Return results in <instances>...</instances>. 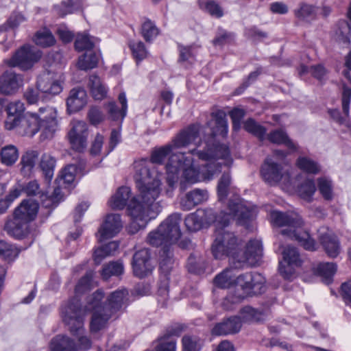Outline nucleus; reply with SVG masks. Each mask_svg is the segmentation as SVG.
<instances>
[{"label":"nucleus","instance_id":"57","mask_svg":"<svg viewBox=\"0 0 351 351\" xmlns=\"http://www.w3.org/2000/svg\"><path fill=\"white\" fill-rule=\"evenodd\" d=\"M123 266L119 262H111L104 266L101 276L103 278L107 280L112 276H118L123 273Z\"/></svg>","mask_w":351,"mask_h":351},{"label":"nucleus","instance_id":"12","mask_svg":"<svg viewBox=\"0 0 351 351\" xmlns=\"http://www.w3.org/2000/svg\"><path fill=\"white\" fill-rule=\"evenodd\" d=\"M88 312L87 304L82 308L77 297H73L64 303L61 308V317L71 332L81 334L83 330L84 319Z\"/></svg>","mask_w":351,"mask_h":351},{"label":"nucleus","instance_id":"29","mask_svg":"<svg viewBox=\"0 0 351 351\" xmlns=\"http://www.w3.org/2000/svg\"><path fill=\"white\" fill-rule=\"evenodd\" d=\"M130 189L128 186H121L118 189L116 193L112 196L108 202L109 206L114 210H122L126 205L130 197Z\"/></svg>","mask_w":351,"mask_h":351},{"label":"nucleus","instance_id":"35","mask_svg":"<svg viewBox=\"0 0 351 351\" xmlns=\"http://www.w3.org/2000/svg\"><path fill=\"white\" fill-rule=\"evenodd\" d=\"M118 100L121 104V109H118L114 102H110L108 105V112L112 120L123 119L126 115L128 105L125 93H121Z\"/></svg>","mask_w":351,"mask_h":351},{"label":"nucleus","instance_id":"53","mask_svg":"<svg viewBox=\"0 0 351 351\" xmlns=\"http://www.w3.org/2000/svg\"><path fill=\"white\" fill-rule=\"evenodd\" d=\"M244 128L248 132L257 136L261 141L264 140L265 138V128L258 124L252 119H249L244 123Z\"/></svg>","mask_w":351,"mask_h":351},{"label":"nucleus","instance_id":"50","mask_svg":"<svg viewBox=\"0 0 351 351\" xmlns=\"http://www.w3.org/2000/svg\"><path fill=\"white\" fill-rule=\"evenodd\" d=\"M318 190L326 200H331L333 197L332 184L330 180L326 178L317 179Z\"/></svg>","mask_w":351,"mask_h":351},{"label":"nucleus","instance_id":"8","mask_svg":"<svg viewBox=\"0 0 351 351\" xmlns=\"http://www.w3.org/2000/svg\"><path fill=\"white\" fill-rule=\"evenodd\" d=\"M57 112L52 107H40L38 113H29L23 120L24 133L33 136L41 130L42 139L53 137L58 128Z\"/></svg>","mask_w":351,"mask_h":351},{"label":"nucleus","instance_id":"5","mask_svg":"<svg viewBox=\"0 0 351 351\" xmlns=\"http://www.w3.org/2000/svg\"><path fill=\"white\" fill-rule=\"evenodd\" d=\"M230 213H221L217 215L213 208L201 210L203 213V221L204 224L214 223L215 230L217 229L218 223L221 222L223 226H229L230 220L234 219L240 225L247 226L256 215L255 208H251L247 203L239 198L230 199L228 204Z\"/></svg>","mask_w":351,"mask_h":351},{"label":"nucleus","instance_id":"24","mask_svg":"<svg viewBox=\"0 0 351 351\" xmlns=\"http://www.w3.org/2000/svg\"><path fill=\"white\" fill-rule=\"evenodd\" d=\"M319 240L324 252L330 258H335L341 253L340 242L334 234L328 231H319Z\"/></svg>","mask_w":351,"mask_h":351},{"label":"nucleus","instance_id":"52","mask_svg":"<svg viewBox=\"0 0 351 351\" xmlns=\"http://www.w3.org/2000/svg\"><path fill=\"white\" fill-rule=\"evenodd\" d=\"M158 34L156 25L150 20H146L141 26V35L147 42H151Z\"/></svg>","mask_w":351,"mask_h":351},{"label":"nucleus","instance_id":"58","mask_svg":"<svg viewBox=\"0 0 351 351\" xmlns=\"http://www.w3.org/2000/svg\"><path fill=\"white\" fill-rule=\"evenodd\" d=\"M19 254V251L16 247L7 243L3 241H0V258L10 261L14 260Z\"/></svg>","mask_w":351,"mask_h":351},{"label":"nucleus","instance_id":"7","mask_svg":"<svg viewBox=\"0 0 351 351\" xmlns=\"http://www.w3.org/2000/svg\"><path fill=\"white\" fill-rule=\"evenodd\" d=\"M265 283V278L258 273H245L237 276V291L223 300L222 306L226 310H230L232 304L241 302L248 296L264 292Z\"/></svg>","mask_w":351,"mask_h":351},{"label":"nucleus","instance_id":"23","mask_svg":"<svg viewBox=\"0 0 351 351\" xmlns=\"http://www.w3.org/2000/svg\"><path fill=\"white\" fill-rule=\"evenodd\" d=\"M208 193L205 189H195L185 193L180 201V208L183 210H190L196 206L206 202Z\"/></svg>","mask_w":351,"mask_h":351},{"label":"nucleus","instance_id":"27","mask_svg":"<svg viewBox=\"0 0 351 351\" xmlns=\"http://www.w3.org/2000/svg\"><path fill=\"white\" fill-rule=\"evenodd\" d=\"M19 80L15 73L5 72L0 77V92L5 95L14 93L19 87Z\"/></svg>","mask_w":351,"mask_h":351},{"label":"nucleus","instance_id":"14","mask_svg":"<svg viewBox=\"0 0 351 351\" xmlns=\"http://www.w3.org/2000/svg\"><path fill=\"white\" fill-rule=\"evenodd\" d=\"M40 57V51L32 47L23 46L16 52L8 64L12 66H19L22 70H27L32 68Z\"/></svg>","mask_w":351,"mask_h":351},{"label":"nucleus","instance_id":"61","mask_svg":"<svg viewBox=\"0 0 351 351\" xmlns=\"http://www.w3.org/2000/svg\"><path fill=\"white\" fill-rule=\"evenodd\" d=\"M180 58L179 61L182 62H188L191 64L194 60V54L192 48L190 47L179 46Z\"/></svg>","mask_w":351,"mask_h":351},{"label":"nucleus","instance_id":"56","mask_svg":"<svg viewBox=\"0 0 351 351\" xmlns=\"http://www.w3.org/2000/svg\"><path fill=\"white\" fill-rule=\"evenodd\" d=\"M34 40L37 45L43 47L51 46L55 43L54 37L51 33L47 29L38 32Z\"/></svg>","mask_w":351,"mask_h":351},{"label":"nucleus","instance_id":"49","mask_svg":"<svg viewBox=\"0 0 351 351\" xmlns=\"http://www.w3.org/2000/svg\"><path fill=\"white\" fill-rule=\"evenodd\" d=\"M230 183L231 177L229 171H224L217 185V193L219 200L221 201L227 197Z\"/></svg>","mask_w":351,"mask_h":351},{"label":"nucleus","instance_id":"21","mask_svg":"<svg viewBox=\"0 0 351 351\" xmlns=\"http://www.w3.org/2000/svg\"><path fill=\"white\" fill-rule=\"evenodd\" d=\"M123 227L121 216L118 214H109L106 216L99 230L100 241L110 239L117 235Z\"/></svg>","mask_w":351,"mask_h":351},{"label":"nucleus","instance_id":"15","mask_svg":"<svg viewBox=\"0 0 351 351\" xmlns=\"http://www.w3.org/2000/svg\"><path fill=\"white\" fill-rule=\"evenodd\" d=\"M211 116L215 121L216 128L212 130V136L210 137L209 141L204 142H198L197 143H202V147H206V143L210 145L212 148V152L214 154H217L219 156H221L222 152L219 151V147H224L229 150L228 147L223 145H217L214 143V136L219 134L223 137L225 136L228 133V123L226 117V114L221 110L213 112ZM230 152V151H228Z\"/></svg>","mask_w":351,"mask_h":351},{"label":"nucleus","instance_id":"9","mask_svg":"<svg viewBox=\"0 0 351 351\" xmlns=\"http://www.w3.org/2000/svg\"><path fill=\"white\" fill-rule=\"evenodd\" d=\"M38 208L36 202L32 199L23 200L14 210L13 220L5 223V230L16 239L23 238L29 232V223L35 219Z\"/></svg>","mask_w":351,"mask_h":351},{"label":"nucleus","instance_id":"54","mask_svg":"<svg viewBox=\"0 0 351 351\" xmlns=\"http://www.w3.org/2000/svg\"><path fill=\"white\" fill-rule=\"evenodd\" d=\"M93 272L89 271L86 272L84 276H83L77 282L75 286V292L76 295L75 297H77V295L82 294L87 291L90 290L93 286Z\"/></svg>","mask_w":351,"mask_h":351},{"label":"nucleus","instance_id":"64","mask_svg":"<svg viewBox=\"0 0 351 351\" xmlns=\"http://www.w3.org/2000/svg\"><path fill=\"white\" fill-rule=\"evenodd\" d=\"M104 143V136L97 134L92 143L90 153L92 156H97L101 153Z\"/></svg>","mask_w":351,"mask_h":351},{"label":"nucleus","instance_id":"20","mask_svg":"<svg viewBox=\"0 0 351 351\" xmlns=\"http://www.w3.org/2000/svg\"><path fill=\"white\" fill-rule=\"evenodd\" d=\"M284 263L289 267V271L283 269V263H279V272L281 276L287 280H291L295 275V268L301 265V259L298 250L294 247L288 246L282 252Z\"/></svg>","mask_w":351,"mask_h":351},{"label":"nucleus","instance_id":"63","mask_svg":"<svg viewBox=\"0 0 351 351\" xmlns=\"http://www.w3.org/2000/svg\"><path fill=\"white\" fill-rule=\"evenodd\" d=\"M38 92V88H29L25 92L24 97L29 104H36L41 99Z\"/></svg>","mask_w":351,"mask_h":351},{"label":"nucleus","instance_id":"33","mask_svg":"<svg viewBox=\"0 0 351 351\" xmlns=\"http://www.w3.org/2000/svg\"><path fill=\"white\" fill-rule=\"evenodd\" d=\"M49 349L50 351H76V346L69 337L57 335L51 339Z\"/></svg>","mask_w":351,"mask_h":351},{"label":"nucleus","instance_id":"4","mask_svg":"<svg viewBox=\"0 0 351 351\" xmlns=\"http://www.w3.org/2000/svg\"><path fill=\"white\" fill-rule=\"evenodd\" d=\"M269 220L274 226L282 228L280 230L282 235L297 241L307 250L313 251L316 249L315 240L304 230V222L298 213L273 210L269 214Z\"/></svg>","mask_w":351,"mask_h":351},{"label":"nucleus","instance_id":"31","mask_svg":"<svg viewBox=\"0 0 351 351\" xmlns=\"http://www.w3.org/2000/svg\"><path fill=\"white\" fill-rule=\"evenodd\" d=\"M88 86L95 99L101 100L106 97L107 88L97 75H91L89 76Z\"/></svg>","mask_w":351,"mask_h":351},{"label":"nucleus","instance_id":"17","mask_svg":"<svg viewBox=\"0 0 351 351\" xmlns=\"http://www.w3.org/2000/svg\"><path fill=\"white\" fill-rule=\"evenodd\" d=\"M135 169L134 180L138 184H147L154 182L155 178H160V173L156 166L147 159L135 161L134 163Z\"/></svg>","mask_w":351,"mask_h":351},{"label":"nucleus","instance_id":"30","mask_svg":"<svg viewBox=\"0 0 351 351\" xmlns=\"http://www.w3.org/2000/svg\"><path fill=\"white\" fill-rule=\"evenodd\" d=\"M39 153L36 150H28L22 156L20 162L21 172L24 176H29L35 167Z\"/></svg>","mask_w":351,"mask_h":351},{"label":"nucleus","instance_id":"47","mask_svg":"<svg viewBox=\"0 0 351 351\" xmlns=\"http://www.w3.org/2000/svg\"><path fill=\"white\" fill-rule=\"evenodd\" d=\"M294 13L295 16L301 20L313 19L317 14V8L312 5L302 3Z\"/></svg>","mask_w":351,"mask_h":351},{"label":"nucleus","instance_id":"60","mask_svg":"<svg viewBox=\"0 0 351 351\" xmlns=\"http://www.w3.org/2000/svg\"><path fill=\"white\" fill-rule=\"evenodd\" d=\"M76 172V166L74 165H69L61 171L60 178L65 183H71L75 179Z\"/></svg>","mask_w":351,"mask_h":351},{"label":"nucleus","instance_id":"1","mask_svg":"<svg viewBox=\"0 0 351 351\" xmlns=\"http://www.w3.org/2000/svg\"><path fill=\"white\" fill-rule=\"evenodd\" d=\"M195 147L189 150V153L196 155L204 162L201 167L197 169L193 165V159L186 156V153L178 152L173 154L165 164L167 173V182L173 187L180 178V172L182 178L185 181L195 183L200 181L212 180L218 175L223 167L229 168L232 163V159L226 147H219L222 152L219 156L212 152L210 145L206 143V147H202V143H196Z\"/></svg>","mask_w":351,"mask_h":351},{"label":"nucleus","instance_id":"13","mask_svg":"<svg viewBox=\"0 0 351 351\" xmlns=\"http://www.w3.org/2000/svg\"><path fill=\"white\" fill-rule=\"evenodd\" d=\"M262 255V245L258 240H250L246 245L243 243L241 252H239L234 268L239 269L245 265H254Z\"/></svg>","mask_w":351,"mask_h":351},{"label":"nucleus","instance_id":"32","mask_svg":"<svg viewBox=\"0 0 351 351\" xmlns=\"http://www.w3.org/2000/svg\"><path fill=\"white\" fill-rule=\"evenodd\" d=\"M237 277L232 268H227L214 278V284L221 289L235 287Z\"/></svg>","mask_w":351,"mask_h":351},{"label":"nucleus","instance_id":"22","mask_svg":"<svg viewBox=\"0 0 351 351\" xmlns=\"http://www.w3.org/2000/svg\"><path fill=\"white\" fill-rule=\"evenodd\" d=\"M241 326V319L238 316H231L215 324L211 332L216 336L234 335L240 331Z\"/></svg>","mask_w":351,"mask_h":351},{"label":"nucleus","instance_id":"34","mask_svg":"<svg viewBox=\"0 0 351 351\" xmlns=\"http://www.w3.org/2000/svg\"><path fill=\"white\" fill-rule=\"evenodd\" d=\"M267 139L272 143L284 144L291 151L298 149V145L289 138L287 133L282 129L271 131L267 135Z\"/></svg>","mask_w":351,"mask_h":351},{"label":"nucleus","instance_id":"16","mask_svg":"<svg viewBox=\"0 0 351 351\" xmlns=\"http://www.w3.org/2000/svg\"><path fill=\"white\" fill-rule=\"evenodd\" d=\"M88 136L87 124L82 121H73L71 129L68 134L71 147L78 152H83L87 146Z\"/></svg>","mask_w":351,"mask_h":351},{"label":"nucleus","instance_id":"62","mask_svg":"<svg viewBox=\"0 0 351 351\" xmlns=\"http://www.w3.org/2000/svg\"><path fill=\"white\" fill-rule=\"evenodd\" d=\"M25 110L24 104L20 101L10 102L6 108L8 114L21 117Z\"/></svg>","mask_w":351,"mask_h":351},{"label":"nucleus","instance_id":"2","mask_svg":"<svg viewBox=\"0 0 351 351\" xmlns=\"http://www.w3.org/2000/svg\"><path fill=\"white\" fill-rule=\"evenodd\" d=\"M104 293L99 289L87 298V308L93 311L90 328L97 332L106 326L108 321L115 319L128 305L129 293L120 289L109 293L103 302Z\"/></svg>","mask_w":351,"mask_h":351},{"label":"nucleus","instance_id":"10","mask_svg":"<svg viewBox=\"0 0 351 351\" xmlns=\"http://www.w3.org/2000/svg\"><path fill=\"white\" fill-rule=\"evenodd\" d=\"M287 155V152L276 149L272 156L266 158L261 169L262 178L265 182L271 186L280 182L287 185H295L290 172L283 162Z\"/></svg>","mask_w":351,"mask_h":351},{"label":"nucleus","instance_id":"11","mask_svg":"<svg viewBox=\"0 0 351 351\" xmlns=\"http://www.w3.org/2000/svg\"><path fill=\"white\" fill-rule=\"evenodd\" d=\"M198 135L199 128L197 125H191L182 130L172 139L170 143L153 150L150 161L155 165L156 164H162L167 157L168 161L170 156L173 154V149L186 147L194 143L198 138Z\"/></svg>","mask_w":351,"mask_h":351},{"label":"nucleus","instance_id":"6","mask_svg":"<svg viewBox=\"0 0 351 351\" xmlns=\"http://www.w3.org/2000/svg\"><path fill=\"white\" fill-rule=\"evenodd\" d=\"M222 225L219 222L215 231L211 252L216 259L228 257L234 268V262H237L239 252H242L243 241L228 229V226Z\"/></svg>","mask_w":351,"mask_h":351},{"label":"nucleus","instance_id":"51","mask_svg":"<svg viewBox=\"0 0 351 351\" xmlns=\"http://www.w3.org/2000/svg\"><path fill=\"white\" fill-rule=\"evenodd\" d=\"M182 351H199L202 348V341L196 336L185 335L182 337Z\"/></svg>","mask_w":351,"mask_h":351},{"label":"nucleus","instance_id":"55","mask_svg":"<svg viewBox=\"0 0 351 351\" xmlns=\"http://www.w3.org/2000/svg\"><path fill=\"white\" fill-rule=\"evenodd\" d=\"M129 47L136 61L140 62L147 56V51L141 41H130Z\"/></svg>","mask_w":351,"mask_h":351},{"label":"nucleus","instance_id":"41","mask_svg":"<svg viewBox=\"0 0 351 351\" xmlns=\"http://www.w3.org/2000/svg\"><path fill=\"white\" fill-rule=\"evenodd\" d=\"M95 46L94 38L86 33L78 34L75 40V48L78 51H91Z\"/></svg>","mask_w":351,"mask_h":351},{"label":"nucleus","instance_id":"40","mask_svg":"<svg viewBox=\"0 0 351 351\" xmlns=\"http://www.w3.org/2000/svg\"><path fill=\"white\" fill-rule=\"evenodd\" d=\"M204 213L197 210L195 212L188 215L185 218V225L190 231H197L204 225L203 221Z\"/></svg>","mask_w":351,"mask_h":351},{"label":"nucleus","instance_id":"44","mask_svg":"<svg viewBox=\"0 0 351 351\" xmlns=\"http://www.w3.org/2000/svg\"><path fill=\"white\" fill-rule=\"evenodd\" d=\"M295 165L300 170L308 173L315 174L320 170L319 165L315 161L306 156H300Z\"/></svg>","mask_w":351,"mask_h":351},{"label":"nucleus","instance_id":"45","mask_svg":"<svg viewBox=\"0 0 351 351\" xmlns=\"http://www.w3.org/2000/svg\"><path fill=\"white\" fill-rule=\"evenodd\" d=\"M317 271L323 277L324 282L329 284L337 271V265L334 263H320L317 267Z\"/></svg>","mask_w":351,"mask_h":351},{"label":"nucleus","instance_id":"28","mask_svg":"<svg viewBox=\"0 0 351 351\" xmlns=\"http://www.w3.org/2000/svg\"><path fill=\"white\" fill-rule=\"evenodd\" d=\"M178 335L175 330L167 331L163 336L154 343V351H176V340Z\"/></svg>","mask_w":351,"mask_h":351},{"label":"nucleus","instance_id":"37","mask_svg":"<svg viewBox=\"0 0 351 351\" xmlns=\"http://www.w3.org/2000/svg\"><path fill=\"white\" fill-rule=\"evenodd\" d=\"M98 60V56L92 50L86 51L79 58L77 67L81 70L92 69L97 66Z\"/></svg>","mask_w":351,"mask_h":351},{"label":"nucleus","instance_id":"46","mask_svg":"<svg viewBox=\"0 0 351 351\" xmlns=\"http://www.w3.org/2000/svg\"><path fill=\"white\" fill-rule=\"evenodd\" d=\"M316 188L313 180H306L298 188V195L303 199L310 202L315 192Z\"/></svg>","mask_w":351,"mask_h":351},{"label":"nucleus","instance_id":"18","mask_svg":"<svg viewBox=\"0 0 351 351\" xmlns=\"http://www.w3.org/2000/svg\"><path fill=\"white\" fill-rule=\"evenodd\" d=\"M181 215L173 213L169 215L158 226L160 231L165 235L169 240V244H175L182 235L180 223Z\"/></svg>","mask_w":351,"mask_h":351},{"label":"nucleus","instance_id":"19","mask_svg":"<svg viewBox=\"0 0 351 351\" xmlns=\"http://www.w3.org/2000/svg\"><path fill=\"white\" fill-rule=\"evenodd\" d=\"M154 267L148 249H142L134 254L132 268L136 276L143 278L149 275L152 273Z\"/></svg>","mask_w":351,"mask_h":351},{"label":"nucleus","instance_id":"39","mask_svg":"<svg viewBox=\"0 0 351 351\" xmlns=\"http://www.w3.org/2000/svg\"><path fill=\"white\" fill-rule=\"evenodd\" d=\"M56 160L51 155L45 154L42 156L40 167L46 178L50 181L53 176Z\"/></svg>","mask_w":351,"mask_h":351},{"label":"nucleus","instance_id":"3","mask_svg":"<svg viewBox=\"0 0 351 351\" xmlns=\"http://www.w3.org/2000/svg\"><path fill=\"white\" fill-rule=\"evenodd\" d=\"M160 185V178H155L150 183L136 185L139 194L130 201L127 208L135 231L144 227L161 211V205L156 201L162 191Z\"/></svg>","mask_w":351,"mask_h":351},{"label":"nucleus","instance_id":"36","mask_svg":"<svg viewBox=\"0 0 351 351\" xmlns=\"http://www.w3.org/2000/svg\"><path fill=\"white\" fill-rule=\"evenodd\" d=\"M175 261L171 247L162 248L160 253V268L166 276L173 267Z\"/></svg>","mask_w":351,"mask_h":351},{"label":"nucleus","instance_id":"59","mask_svg":"<svg viewBox=\"0 0 351 351\" xmlns=\"http://www.w3.org/2000/svg\"><path fill=\"white\" fill-rule=\"evenodd\" d=\"M241 314L244 321H259L262 312L251 306H245L241 310Z\"/></svg>","mask_w":351,"mask_h":351},{"label":"nucleus","instance_id":"43","mask_svg":"<svg viewBox=\"0 0 351 351\" xmlns=\"http://www.w3.org/2000/svg\"><path fill=\"white\" fill-rule=\"evenodd\" d=\"M351 36V25L346 21H342L339 23L338 29L335 32V39L339 43L344 45L350 44Z\"/></svg>","mask_w":351,"mask_h":351},{"label":"nucleus","instance_id":"48","mask_svg":"<svg viewBox=\"0 0 351 351\" xmlns=\"http://www.w3.org/2000/svg\"><path fill=\"white\" fill-rule=\"evenodd\" d=\"M199 4L202 9L206 10L212 16L220 18L223 15V12L220 5L214 1L199 0Z\"/></svg>","mask_w":351,"mask_h":351},{"label":"nucleus","instance_id":"25","mask_svg":"<svg viewBox=\"0 0 351 351\" xmlns=\"http://www.w3.org/2000/svg\"><path fill=\"white\" fill-rule=\"evenodd\" d=\"M37 88L43 94L57 95L62 91L61 84L50 73H45L38 79Z\"/></svg>","mask_w":351,"mask_h":351},{"label":"nucleus","instance_id":"42","mask_svg":"<svg viewBox=\"0 0 351 351\" xmlns=\"http://www.w3.org/2000/svg\"><path fill=\"white\" fill-rule=\"evenodd\" d=\"M147 241L152 246L158 247L162 245V248H168L172 245V244H169V240L166 239L163 232L160 231L159 226L156 230L149 232L147 237Z\"/></svg>","mask_w":351,"mask_h":351},{"label":"nucleus","instance_id":"26","mask_svg":"<svg viewBox=\"0 0 351 351\" xmlns=\"http://www.w3.org/2000/svg\"><path fill=\"white\" fill-rule=\"evenodd\" d=\"M87 102V95L83 88H74L70 91L66 100V105L70 112L81 110Z\"/></svg>","mask_w":351,"mask_h":351},{"label":"nucleus","instance_id":"38","mask_svg":"<svg viewBox=\"0 0 351 351\" xmlns=\"http://www.w3.org/2000/svg\"><path fill=\"white\" fill-rule=\"evenodd\" d=\"M0 156L1 162L7 166H10L17 160L19 152L14 145H8L1 148Z\"/></svg>","mask_w":351,"mask_h":351}]
</instances>
